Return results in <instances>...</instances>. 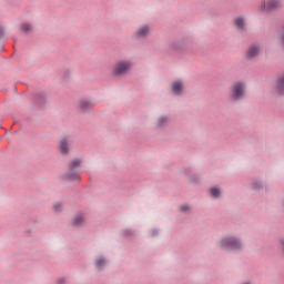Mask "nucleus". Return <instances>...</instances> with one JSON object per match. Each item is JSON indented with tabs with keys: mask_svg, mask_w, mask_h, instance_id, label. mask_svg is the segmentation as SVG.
<instances>
[{
	"mask_svg": "<svg viewBox=\"0 0 284 284\" xmlns=\"http://www.w3.org/2000/svg\"><path fill=\"white\" fill-rule=\"evenodd\" d=\"M220 245L224 250H240L242 244L236 237H226L221 241Z\"/></svg>",
	"mask_w": 284,
	"mask_h": 284,
	"instance_id": "obj_2",
	"label": "nucleus"
},
{
	"mask_svg": "<svg viewBox=\"0 0 284 284\" xmlns=\"http://www.w3.org/2000/svg\"><path fill=\"white\" fill-rule=\"evenodd\" d=\"M210 194L211 196H213V199H219V196L221 195V190H219V187H211Z\"/></svg>",
	"mask_w": 284,
	"mask_h": 284,
	"instance_id": "obj_14",
	"label": "nucleus"
},
{
	"mask_svg": "<svg viewBox=\"0 0 284 284\" xmlns=\"http://www.w3.org/2000/svg\"><path fill=\"white\" fill-rule=\"evenodd\" d=\"M180 210H181V212H187V210H190V206H187V205H181V206H180Z\"/></svg>",
	"mask_w": 284,
	"mask_h": 284,
	"instance_id": "obj_19",
	"label": "nucleus"
},
{
	"mask_svg": "<svg viewBox=\"0 0 284 284\" xmlns=\"http://www.w3.org/2000/svg\"><path fill=\"white\" fill-rule=\"evenodd\" d=\"M1 34H3V30L0 28V37H1Z\"/></svg>",
	"mask_w": 284,
	"mask_h": 284,
	"instance_id": "obj_21",
	"label": "nucleus"
},
{
	"mask_svg": "<svg viewBox=\"0 0 284 284\" xmlns=\"http://www.w3.org/2000/svg\"><path fill=\"white\" fill-rule=\"evenodd\" d=\"M183 88H184V83L181 80H178L171 84V90L173 94H182Z\"/></svg>",
	"mask_w": 284,
	"mask_h": 284,
	"instance_id": "obj_7",
	"label": "nucleus"
},
{
	"mask_svg": "<svg viewBox=\"0 0 284 284\" xmlns=\"http://www.w3.org/2000/svg\"><path fill=\"white\" fill-rule=\"evenodd\" d=\"M232 97L235 100L239 99H243L244 94H245V84L241 83V82H236L235 84H233L232 87Z\"/></svg>",
	"mask_w": 284,
	"mask_h": 284,
	"instance_id": "obj_4",
	"label": "nucleus"
},
{
	"mask_svg": "<svg viewBox=\"0 0 284 284\" xmlns=\"http://www.w3.org/2000/svg\"><path fill=\"white\" fill-rule=\"evenodd\" d=\"M261 52V48L258 45L253 44L251 45L246 51L247 59H254V57H258V53Z\"/></svg>",
	"mask_w": 284,
	"mask_h": 284,
	"instance_id": "obj_8",
	"label": "nucleus"
},
{
	"mask_svg": "<svg viewBox=\"0 0 284 284\" xmlns=\"http://www.w3.org/2000/svg\"><path fill=\"white\" fill-rule=\"evenodd\" d=\"M63 206L61 205V203H55V204H53V210H54V212H61V209H62Z\"/></svg>",
	"mask_w": 284,
	"mask_h": 284,
	"instance_id": "obj_18",
	"label": "nucleus"
},
{
	"mask_svg": "<svg viewBox=\"0 0 284 284\" xmlns=\"http://www.w3.org/2000/svg\"><path fill=\"white\" fill-rule=\"evenodd\" d=\"M283 7V0H266L261 2L258 10L261 12H276Z\"/></svg>",
	"mask_w": 284,
	"mask_h": 284,
	"instance_id": "obj_1",
	"label": "nucleus"
},
{
	"mask_svg": "<svg viewBox=\"0 0 284 284\" xmlns=\"http://www.w3.org/2000/svg\"><path fill=\"white\" fill-rule=\"evenodd\" d=\"M80 108H81V110H90V109L94 108V103H92L88 100H82V101H80Z\"/></svg>",
	"mask_w": 284,
	"mask_h": 284,
	"instance_id": "obj_10",
	"label": "nucleus"
},
{
	"mask_svg": "<svg viewBox=\"0 0 284 284\" xmlns=\"http://www.w3.org/2000/svg\"><path fill=\"white\" fill-rule=\"evenodd\" d=\"M81 166V160H73L69 165V179H78L79 173L75 172L77 168Z\"/></svg>",
	"mask_w": 284,
	"mask_h": 284,
	"instance_id": "obj_5",
	"label": "nucleus"
},
{
	"mask_svg": "<svg viewBox=\"0 0 284 284\" xmlns=\"http://www.w3.org/2000/svg\"><path fill=\"white\" fill-rule=\"evenodd\" d=\"M274 92L275 94H277L278 97L284 94V75L277 78L276 82H275V88H274Z\"/></svg>",
	"mask_w": 284,
	"mask_h": 284,
	"instance_id": "obj_6",
	"label": "nucleus"
},
{
	"mask_svg": "<svg viewBox=\"0 0 284 284\" xmlns=\"http://www.w3.org/2000/svg\"><path fill=\"white\" fill-rule=\"evenodd\" d=\"M275 43H277V45H281L282 48H284V34L283 33L276 34Z\"/></svg>",
	"mask_w": 284,
	"mask_h": 284,
	"instance_id": "obj_13",
	"label": "nucleus"
},
{
	"mask_svg": "<svg viewBox=\"0 0 284 284\" xmlns=\"http://www.w3.org/2000/svg\"><path fill=\"white\" fill-rule=\"evenodd\" d=\"M165 121H168L166 118H160L159 119V125H163L165 123Z\"/></svg>",
	"mask_w": 284,
	"mask_h": 284,
	"instance_id": "obj_20",
	"label": "nucleus"
},
{
	"mask_svg": "<svg viewBox=\"0 0 284 284\" xmlns=\"http://www.w3.org/2000/svg\"><path fill=\"white\" fill-rule=\"evenodd\" d=\"M234 26L235 28H237V30H245V18L244 17L235 18Z\"/></svg>",
	"mask_w": 284,
	"mask_h": 284,
	"instance_id": "obj_9",
	"label": "nucleus"
},
{
	"mask_svg": "<svg viewBox=\"0 0 284 284\" xmlns=\"http://www.w3.org/2000/svg\"><path fill=\"white\" fill-rule=\"evenodd\" d=\"M103 265H105V260L103 258H98L95 261V267H98V270H100V267H103Z\"/></svg>",
	"mask_w": 284,
	"mask_h": 284,
	"instance_id": "obj_16",
	"label": "nucleus"
},
{
	"mask_svg": "<svg viewBox=\"0 0 284 284\" xmlns=\"http://www.w3.org/2000/svg\"><path fill=\"white\" fill-rule=\"evenodd\" d=\"M132 68V62L130 61H120L114 67V74L121 75V74H128L130 72V69Z\"/></svg>",
	"mask_w": 284,
	"mask_h": 284,
	"instance_id": "obj_3",
	"label": "nucleus"
},
{
	"mask_svg": "<svg viewBox=\"0 0 284 284\" xmlns=\"http://www.w3.org/2000/svg\"><path fill=\"white\" fill-rule=\"evenodd\" d=\"M83 223V215H77L73 219V225H81Z\"/></svg>",
	"mask_w": 284,
	"mask_h": 284,
	"instance_id": "obj_15",
	"label": "nucleus"
},
{
	"mask_svg": "<svg viewBox=\"0 0 284 284\" xmlns=\"http://www.w3.org/2000/svg\"><path fill=\"white\" fill-rule=\"evenodd\" d=\"M59 149H60L61 154H68L69 149H68V141H65V139H62L60 141Z\"/></svg>",
	"mask_w": 284,
	"mask_h": 284,
	"instance_id": "obj_11",
	"label": "nucleus"
},
{
	"mask_svg": "<svg viewBox=\"0 0 284 284\" xmlns=\"http://www.w3.org/2000/svg\"><path fill=\"white\" fill-rule=\"evenodd\" d=\"M148 34H150V28L148 26L140 28L136 32L138 37H148Z\"/></svg>",
	"mask_w": 284,
	"mask_h": 284,
	"instance_id": "obj_12",
	"label": "nucleus"
},
{
	"mask_svg": "<svg viewBox=\"0 0 284 284\" xmlns=\"http://www.w3.org/2000/svg\"><path fill=\"white\" fill-rule=\"evenodd\" d=\"M21 30L23 32H30V30H32V26L30 23H23Z\"/></svg>",
	"mask_w": 284,
	"mask_h": 284,
	"instance_id": "obj_17",
	"label": "nucleus"
}]
</instances>
